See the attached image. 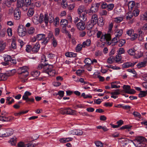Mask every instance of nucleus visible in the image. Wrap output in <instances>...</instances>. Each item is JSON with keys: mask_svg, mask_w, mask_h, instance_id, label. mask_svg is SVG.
Returning a JSON list of instances; mask_svg holds the SVG:
<instances>
[{"mask_svg": "<svg viewBox=\"0 0 147 147\" xmlns=\"http://www.w3.org/2000/svg\"><path fill=\"white\" fill-rule=\"evenodd\" d=\"M121 59V55H117L116 56L115 61L116 62L118 63H121V62H120V61Z\"/></svg>", "mask_w": 147, "mask_h": 147, "instance_id": "nucleus-47", "label": "nucleus"}, {"mask_svg": "<svg viewBox=\"0 0 147 147\" xmlns=\"http://www.w3.org/2000/svg\"><path fill=\"white\" fill-rule=\"evenodd\" d=\"M133 115L135 117H138L140 119L142 118L140 114L137 112H134L133 113Z\"/></svg>", "mask_w": 147, "mask_h": 147, "instance_id": "nucleus-61", "label": "nucleus"}, {"mask_svg": "<svg viewBox=\"0 0 147 147\" xmlns=\"http://www.w3.org/2000/svg\"><path fill=\"white\" fill-rule=\"evenodd\" d=\"M14 117L11 116L9 117H5L4 121H11L14 120Z\"/></svg>", "mask_w": 147, "mask_h": 147, "instance_id": "nucleus-38", "label": "nucleus"}, {"mask_svg": "<svg viewBox=\"0 0 147 147\" xmlns=\"http://www.w3.org/2000/svg\"><path fill=\"white\" fill-rule=\"evenodd\" d=\"M82 47H84L82 45L80 44H79L78 45L76 48V51L79 52L81 51L82 49Z\"/></svg>", "mask_w": 147, "mask_h": 147, "instance_id": "nucleus-43", "label": "nucleus"}, {"mask_svg": "<svg viewBox=\"0 0 147 147\" xmlns=\"http://www.w3.org/2000/svg\"><path fill=\"white\" fill-rule=\"evenodd\" d=\"M53 38H55L53 34V33L52 32H49L48 35V37H47V38H49V40L50 39H51V40Z\"/></svg>", "mask_w": 147, "mask_h": 147, "instance_id": "nucleus-51", "label": "nucleus"}, {"mask_svg": "<svg viewBox=\"0 0 147 147\" xmlns=\"http://www.w3.org/2000/svg\"><path fill=\"white\" fill-rule=\"evenodd\" d=\"M126 19L127 20H130L132 18L133 16V14L131 12H128L125 15Z\"/></svg>", "mask_w": 147, "mask_h": 147, "instance_id": "nucleus-39", "label": "nucleus"}, {"mask_svg": "<svg viewBox=\"0 0 147 147\" xmlns=\"http://www.w3.org/2000/svg\"><path fill=\"white\" fill-rule=\"evenodd\" d=\"M84 7L83 5H81L79 6L78 9V11L79 14H82L84 11Z\"/></svg>", "mask_w": 147, "mask_h": 147, "instance_id": "nucleus-28", "label": "nucleus"}, {"mask_svg": "<svg viewBox=\"0 0 147 147\" xmlns=\"http://www.w3.org/2000/svg\"><path fill=\"white\" fill-rule=\"evenodd\" d=\"M147 94V92L145 91H140V93L138 94V96L140 98L144 97Z\"/></svg>", "mask_w": 147, "mask_h": 147, "instance_id": "nucleus-33", "label": "nucleus"}, {"mask_svg": "<svg viewBox=\"0 0 147 147\" xmlns=\"http://www.w3.org/2000/svg\"><path fill=\"white\" fill-rule=\"evenodd\" d=\"M40 48V45L39 43H36L34 47L32 48V51L34 53L37 52Z\"/></svg>", "mask_w": 147, "mask_h": 147, "instance_id": "nucleus-14", "label": "nucleus"}, {"mask_svg": "<svg viewBox=\"0 0 147 147\" xmlns=\"http://www.w3.org/2000/svg\"><path fill=\"white\" fill-rule=\"evenodd\" d=\"M123 88L125 92L127 93H128L129 90L131 88L130 86L128 85H124Z\"/></svg>", "mask_w": 147, "mask_h": 147, "instance_id": "nucleus-26", "label": "nucleus"}, {"mask_svg": "<svg viewBox=\"0 0 147 147\" xmlns=\"http://www.w3.org/2000/svg\"><path fill=\"white\" fill-rule=\"evenodd\" d=\"M76 26L79 30H84L86 27L85 22L80 21L76 24Z\"/></svg>", "mask_w": 147, "mask_h": 147, "instance_id": "nucleus-8", "label": "nucleus"}, {"mask_svg": "<svg viewBox=\"0 0 147 147\" xmlns=\"http://www.w3.org/2000/svg\"><path fill=\"white\" fill-rule=\"evenodd\" d=\"M98 25L100 26H102L104 25V23L103 18H100V20L97 23Z\"/></svg>", "mask_w": 147, "mask_h": 147, "instance_id": "nucleus-42", "label": "nucleus"}, {"mask_svg": "<svg viewBox=\"0 0 147 147\" xmlns=\"http://www.w3.org/2000/svg\"><path fill=\"white\" fill-rule=\"evenodd\" d=\"M107 6V10L109 11L112 10L114 7V5L113 4H109Z\"/></svg>", "mask_w": 147, "mask_h": 147, "instance_id": "nucleus-53", "label": "nucleus"}, {"mask_svg": "<svg viewBox=\"0 0 147 147\" xmlns=\"http://www.w3.org/2000/svg\"><path fill=\"white\" fill-rule=\"evenodd\" d=\"M42 40L43 41L41 43L42 45H46L49 41V38H47V37L45 38V37L44 38L42 39Z\"/></svg>", "mask_w": 147, "mask_h": 147, "instance_id": "nucleus-48", "label": "nucleus"}, {"mask_svg": "<svg viewBox=\"0 0 147 147\" xmlns=\"http://www.w3.org/2000/svg\"><path fill=\"white\" fill-rule=\"evenodd\" d=\"M24 4L25 5H27L28 7L30 6V7L34 5L33 3H31V0H25L24 1Z\"/></svg>", "mask_w": 147, "mask_h": 147, "instance_id": "nucleus-29", "label": "nucleus"}, {"mask_svg": "<svg viewBox=\"0 0 147 147\" xmlns=\"http://www.w3.org/2000/svg\"><path fill=\"white\" fill-rule=\"evenodd\" d=\"M73 138H63L59 139V141L63 143H65L69 141L72 140Z\"/></svg>", "mask_w": 147, "mask_h": 147, "instance_id": "nucleus-18", "label": "nucleus"}, {"mask_svg": "<svg viewBox=\"0 0 147 147\" xmlns=\"http://www.w3.org/2000/svg\"><path fill=\"white\" fill-rule=\"evenodd\" d=\"M94 143L97 147H102L103 146L102 143L100 141H95Z\"/></svg>", "mask_w": 147, "mask_h": 147, "instance_id": "nucleus-45", "label": "nucleus"}, {"mask_svg": "<svg viewBox=\"0 0 147 147\" xmlns=\"http://www.w3.org/2000/svg\"><path fill=\"white\" fill-rule=\"evenodd\" d=\"M140 20H147V12L145 13L144 14L141 16Z\"/></svg>", "mask_w": 147, "mask_h": 147, "instance_id": "nucleus-41", "label": "nucleus"}, {"mask_svg": "<svg viewBox=\"0 0 147 147\" xmlns=\"http://www.w3.org/2000/svg\"><path fill=\"white\" fill-rule=\"evenodd\" d=\"M116 42L119 43L118 45L119 47H122L125 43V41L124 39H120L119 41H117Z\"/></svg>", "mask_w": 147, "mask_h": 147, "instance_id": "nucleus-27", "label": "nucleus"}, {"mask_svg": "<svg viewBox=\"0 0 147 147\" xmlns=\"http://www.w3.org/2000/svg\"><path fill=\"white\" fill-rule=\"evenodd\" d=\"M11 46L12 48L13 49H15L16 48V41L14 40H13L11 43Z\"/></svg>", "mask_w": 147, "mask_h": 147, "instance_id": "nucleus-64", "label": "nucleus"}, {"mask_svg": "<svg viewBox=\"0 0 147 147\" xmlns=\"http://www.w3.org/2000/svg\"><path fill=\"white\" fill-rule=\"evenodd\" d=\"M34 5H32V7H30L27 13V15L29 17H31L33 15L34 12L33 8Z\"/></svg>", "mask_w": 147, "mask_h": 147, "instance_id": "nucleus-17", "label": "nucleus"}, {"mask_svg": "<svg viewBox=\"0 0 147 147\" xmlns=\"http://www.w3.org/2000/svg\"><path fill=\"white\" fill-rule=\"evenodd\" d=\"M18 33L20 36H24L26 35V32L24 30L23 26L21 25L19 26L18 28Z\"/></svg>", "mask_w": 147, "mask_h": 147, "instance_id": "nucleus-4", "label": "nucleus"}, {"mask_svg": "<svg viewBox=\"0 0 147 147\" xmlns=\"http://www.w3.org/2000/svg\"><path fill=\"white\" fill-rule=\"evenodd\" d=\"M40 74V72L37 70L33 71L31 72L32 76L35 78L38 77Z\"/></svg>", "mask_w": 147, "mask_h": 147, "instance_id": "nucleus-24", "label": "nucleus"}, {"mask_svg": "<svg viewBox=\"0 0 147 147\" xmlns=\"http://www.w3.org/2000/svg\"><path fill=\"white\" fill-rule=\"evenodd\" d=\"M80 15L79 19L80 21L85 22L86 20V18L85 16V13L83 12L82 14Z\"/></svg>", "mask_w": 147, "mask_h": 147, "instance_id": "nucleus-22", "label": "nucleus"}, {"mask_svg": "<svg viewBox=\"0 0 147 147\" xmlns=\"http://www.w3.org/2000/svg\"><path fill=\"white\" fill-rule=\"evenodd\" d=\"M35 31L34 28L33 27H30V29L28 30V32L29 34H33Z\"/></svg>", "mask_w": 147, "mask_h": 147, "instance_id": "nucleus-55", "label": "nucleus"}, {"mask_svg": "<svg viewBox=\"0 0 147 147\" xmlns=\"http://www.w3.org/2000/svg\"><path fill=\"white\" fill-rule=\"evenodd\" d=\"M91 41L90 39L87 40L86 41L82 43L83 46L84 47H85L86 46H89L90 44Z\"/></svg>", "mask_w": 147, "mask_h": 147, "instance_id": "nucleus-37", "label": "nucleus"}, {"mask_svg": "<svg viewBox=\"0 0 147 147\" xmlns=\"http://www.w3.org/2000/svg\"><path fill=\"white\" fill-rule=\"evenodd\" d=\"M64 94V92L63 91L60 90L58 92L57 94H55V95L57 96L59 95L61 98L63 97Z\"/></svg>", "mask_w": 147, "mask_h": 147, "instance_id": "nucleus-50", "label": "nucleus"}, {"mask_svg": "<svg viewBox=\"0 0 147 147\" xmlns=\"http://www.w3.org/2000/svg\"><path fill=\"white\" fill-rule=\"evenodd\" d=\"M65 114L74 115L76 114V111L69 108L65 109Z\"/></svg>", "mask_w": 147, "mask_h": 147, "instance_id": "nucleus-12", "label": "nucleus"}, {"mask_svg": "<svg viewBox=\"0 0 147 147\" xmlns=\"http://www.w3.org/2000/svg\"><path fill=\"white\" fill-rule=\"evenodd\" d=\"M68 24V21L66 19L62 20L60 22V24L61 27L62 28V29L66 28Z\"/></svg>", "mask_w": 147, "mask_h": 147, "instance_id": "nucleus-11", "label": "nucleus"}, {"mask_svg": "<svg viewBox=\"0 0 147 147\" xmlns=\"http://www.w3.org/2000/svg\"><path fill=\"white\" fill-rule=\"evenodd\" d=\"M111 36L109 34H102L100 38L101 39H105L107 41H108L111 40Z\"/></svg>", "mask_w": 147, "mask_h": 147, "instance_id": "nucleus-13", "label": "nucleus"}, {"mask_svg": "<svg viewBox=\"0 0 147 147\" xmlns=\"http://www.w3.org/2000/svg\"><path fill=\"white\" fill-rule=\"evenodd\" d=\"M49 18V16H48L47 14H45V15L44 20L46 24H48Z\"/></svg>", "mask_w": 147, "mask_h": 147, "instance_id": "nucleus-56", "label": "nucleus"}, {"mask_svg": "<svg viewBox=\"0 0 147 147\" xmlns=\"http://www.w3.org/2000/svg\"><path fill=\"white\" fill-rule=\"evenodd\" d=\"M134 49H129L127 51L128 53L131 55H135L136 52V51L134 50Z\"/></svg>", "mask_w": 147, "mask_h": 147, "instance_id": "nucleus-36", "label": "nucleus"}, {"mask_svg": "<svg viewBox=\"0 0 147 147\" xmlns=\"http://www.w3.org/2000/svg\"><path fill=\"white\" fill-rule=\"evenodd\" d=\"M6 46L5 42L3 43H0V52L2 51L5 49Z\"/></svg>", "mask_w": 147, "mask_h": 147, "instance_id": "nucleus-44", "label": "nucleus"}, {"mask_svg": "<svg viewBox=\"0 0 147 147\" xmlns=\"http://www.w3.org/2000/svg\"><path fill=\"white\" fill-rule=\"evenodd\" d=\"M100 3H97L94 4H92L91 8V11L95 13L97 12L98 10V8L100 5Z\"/></svg>", "mask_w": 147, "mask_h": 147, "instance_id": "nucleus-7", "label": "nucleus"}, {"mask_svg": "<svg viewBox=\"0 0 147 147\" xmlns=\"http://www.w3.org/2000/svg\"><path fill=\"white\" fill-rule=\"evenodd\" d=\"M23 100H25L26 101V102L28 103H29L30 102H34V99L33 98H30L28 97L27 98H25V99Z\"/></svg>", "mask_w": 147, "mask_h": 147, "instance_id": "nucleus-34", "label": "nucleus"}, {"mask_svg": "<svg viewBox=\"0 0 147 147\" xmlns=\"http://www.w3.org/2000/svg\"><path fill=\"white\" fill-rule=\"evenodd\" d=\"M21 12L19 8H16L14 11V15L15 18L16 20H19L20 17Z\"/></svg>", "mask_w": 147, "mask_h": 147, "instance_id": "nucleus-6", "label": "nucleus"}, {"mask_svg": "<svg viewBox=\"0 0 147 147\" xmlns=\"http://www.w3.org/2000/svg\"><path fill=\"white\" fill-rule=\"evenodd\" d=\"M32 50V47L30 45H27L26 50L27 52H30Z\"/></svg>", "mask_w": 147, "mask_h": 147, "instance_id": "nucleus-59", "label": "nucleus"}, {"mask_svg": "<svg viewBox=\"0 0 147 147\" xmlns=\"http://www.w3.org/2000/svg\"><path fill=\"white\" fill-rule=\"evenodd\" d=\"M119 139L120 140L119 142L123 146L127 145L129 142H133L132 140H129L127 138H121Z\"/></svg>", "mask_w": 147, "mask_h": 147, "instance_id": "nucleus-5", "label": "nucleus"}, {"mask_svg": "<svg viewBox=\"0 0 147 147\" xmlns=\"http://www.w3.org/2000/svg\"><path fill=\"white\" fill-rule=\"evenodd\" d=\"M45 37V35L44 34H39L36 36V38L38 40H41Z\"/></svg>", "mask_w": 147, "mask_h": 147, "instance_id": "nucleus-31", "label": "nucleus"}, {"mask_svg": "<svg viewBox=\"0 0 147 147\" xmlns=\"http://www.w3.org/2000/svg\"><path fill=\"white\" fill-rule=\"evenodd\" d=\"M86 63L85 65H90L92 64V60L89 58H86L84 61Z\"/></svg>", "mask_w": 147, "mask_h": 147, "instance_id": "nucleus-40", "label": "nucleus"}, {"mask_svg": "<svg viewBox=\"0 0 147 147\" xmlns=\"http://www.w3.org/2000/svg\"><path fill=\"white\" fill-rule=\"evenodd\" d=\"M51 41H52V43L53 46L54 47H56L57 45V42L55 38H53L52 39Z\"/></svg>", "mask_w": 147, "mask_h": 147, "instance_id": "nucleus-54", "label": "nucleus"}, {"mask_svg": "<svg viewBox=\"0 0 147 147\" xmlns=\"http://www.w3.org/2000/svg\"><path fill=\"white\" fill-rule=\"evenodd\" d=\"M5 137L11 136L13 133V130L11 129H8L5 130Z\"/></svg>", "mask_w": 147, "mask_h": 147, "instance_id": "nucleus-15", "label": "nucleus"}, {"mask_svg": "<svg viewBox=\"0 0 147 147\" xmlns=\"http://www.w3.org/2000/svg\"><path fill=\"white\" fill-rule=\"evenodd\" d=\"M4 60L5 61L8 62L9 61H10L11 59V57L9 55H7L6 57H4Z\"/></svg>", "mask_w": 147, "mask_h": 147, "instance_id": "nucleus-60", "label": "nucleus"}, {"mask_svg": "<svg viewBox=\"0 0 147 147\" xmlns=\"http://www.w3.org/2000/svg\"><path fill=\"white\" fill-rule=\"evenodd\" d=\"M84 72V70L78 69L76 71V73L78 76H80Z\"/></svg>", "mask_w": 147, "mask_h": 147, "instance_id": "nucleus-62", "label": "nucleus"}, {"mask_svg": "<svg viewBox=\"0 0 147 147\" xmlns=\"http://www.w3.org/2000/svg\"><path fill=\"white\" fill-rule=\"evenodd\" d=\"M16 137L12 138L10 139L8 142L9 143H10L11 145H14L16 144Z\"/></svg>", "mask_w": 147, "mask_h": 147, "instance_id": "nucleus-32", "label": "nucleus"}, {"mask_svg": "<svg viewBox=\"0 0 147 147\" xmlns=\"http://www.w3.org/2000/svg\"><path fill=\"white\" fill-rule=\"evenodd\" d=\"M135 5V3L134 1H131L128 4V6L129 9H132Z\"/></svg>", "mask_w": 147, "mask_h": 147, "instance_id": "nucleus-46", "label": "nucleus"}, {"mask_svg": "<svg viewBox=\"0 0 147 147\" xmlns=\"http://www.w3.org/2000/svg\"><path fill=\"white\" fill-rule=\"evenodd\" d=\"M123 19L122 17L117 18L115 19L114 21L116 22L119 23L122 21Z\"/></svg>", "mask_w": 147, "mask_h": 147, "instance_id": "nucleus-63", "label": "nucleus"}, {"mask_svg": "<svg viewBox=\"0 0 147 147\" xmlns=\"http://www.w3.org/2000/svg\"><path fill=\"white\" fill-rule=\"evenodd\" d=\"M54 25H55L56 26H57V25H58L59 23V19L58 17L56 18L55 20H54Z\"/></svg>", "mask_w": 147, "mask_h": 147, "instance_id": "nucleus-57", "label": "nucleus"}, {"mask_svg": "<svg viewBox=\"0 0 147 147\" xmlns=\"http://www.w3.org/2000/svg\"><path fill=\"white\" fill-rule=\"evenodd\" d=\"M98 16L96 14H94L92 16L91 21L94 24H96L98 22Z\"/></svg>", "mask_w": 147, "mask_h": 147, "instance_id": "nucleus-16", "label": "nucleus"}, {"mask_svg": "<svg viewBox=\"0 0 147 147\" xmlns=\"http://www.w3.org/2000/svg\"><path fill=\"white\" fill-rule=\"evenodd\" d=\"M65 56L67 57H76L77 54L72 52H67L65 54Z\"/></svg>", "mask_w": 147, "mask_h": 147, "instance_id": "nucleus-25", "label": "nucleus"}, {"mask_svg": "<svg viewBox=\"0 0 147 147\" xmlns=\"http://www.w3.org/2000/svg\"><path fill=\"white\" fill-rule=\"evenodd\" d=\"M147 62V59L146 58L144 59L143 61L140 62L138 64L137 67L139 68L145 67L146 65Z\"/></svg>", "mask_w": 147, "mask_h": 147, "instance_id": "nucleus-10", "label": "nucleus"}, {"mask_svg": "<svg viewBox=\"0 0 147 147\" xmlns=\"http://www.w3.org/2000/svg\"><path fill=\"white\" fill-rule=\"evenodd\" d=\"M17 72L19 74V77L23 78L22 77L23 74H24L25 76H28V75L27 68L26 66L20 67L18 69Z\"/></svg>", "mask_w": 147, "mask_h": 147, "instance_id": "nucleus-3", "label": "nucleus"}, {"mask_svg": "<svg viewBox=\"0 0 147 147\" xmlns=\"http://www.w3.org/2000/svg\"><path fill=\"white\" fill-rule=\"evenodd\" d=\"M5 130L0 129V137H5Z\"/></svg>", "mask_w": 147, "mask_h": 147, "instance_id": "nucleus-58", "label": "nucleus"}, {"mask_svg": "<svg viewBox=\"0 0 147 147\" xmlns=\"http://www.w3.org/2000/svg\"><path fill=\"white\" fill-rule=\"evenodd\" d=\"M120 90L119 89H117L115 91L111 93V95L114 94L115 95H117L120 94Z\"/></svg>", "mask_w": 147, "mask_h": 147, "instance_id": "nucleus-52", "label": "nucleus"}, {"mask_svg": "<svg viewBox=\"0 0 147 147\" xmlns=\"http://www.w3.org/2000/svg\"><path fill=\"white\" fill-rule=\"evenodd\" d=\"M53 68V65L46 64L44 67V72L50 76H53L55 73V70L52 69Z\"/></svg>", "mask_w": 147, "mask_h": 147, "instance_id": "nucleus-2", "label": "nucleus"}, {"mask_svg": "<svg viewBox=\"0 0 147 147\" xmlns=\"http://www.w3.org/2000/svg\"><path fill=\"white\" fill-rule=\"evenodd\" d=\"M95 25V24L91 21L88 22L87 26V29L88 30H91Z\"/></svg>", "mask_w": 147, "mask_h": 147, "instance_id": "nucleus-30", "label": "nucleus"}, {"mask_svg": "<svg viewBox=\"0 0 147 147\" xmlns=\"http://www.w3.org/2000/svg\"><path fill=\"white\" fill-rule=\"evenodd\" d=\"M135 143L133 142L136 147H145L147 143V140L144 137L140 136L134 140Z\"/></svg>", "mask_w": 147, "mask_h": 147, "instance_id": "nucleus-1", "label": "nucleus"}, {"mask_svg": "<svg viewBox=\"0 0 147 147\" xmlns=\"http://www.w3.org/2000/svg\"><path fill=\"white\" fill-rule=\"evenodd\" d=\"M14 102V100L12 97H8L6 99V103L8 105H10Z\"/></svg>", "mask_w": 147, "mask_h": 147, "instance_id": "nucleus-21", "label": "nucleus"}, {"mask_svg": "<svg viewBox=\"0 0 147 147\" xmlns=\"http://www.w3.org/2000/svg\"><path fill=\"white\" fill-rule=\"evenodd\" d=\"M83 134V131L80 130L74 129L71 131L70 134L73 135H81Z\"/></svg>", "mask_w": 147, "mask_h": 147, "instance_id": "nucleus-9", "label": "nucleus"}, {"mask_svg": "<svg viewBox=\"0 0 147 147\" xmlns=\"http://www.w3.org/2000/svg\"><path fill=\"white\" fill-rule=\"evenodd\" d=\"M31 95V93L29 91H26L24 95L22 96V99H24L25 98H27L29 97L28 96H30Z\"/></svg>", "mask_w": 147, "mask_h": 147, "instance_id": "nucleus-35", "label": "nucleus"}, {"mask_svg": "<svg viewBox=\"0 0 147 147\" xmlns=\"http://www.w3.org/2000/svg\"><path fill=\"white\" fill-rule=\"evenodd\" d=\"M24 4V0H17V8H19L21 7Z\"/></svg>", "mask_w": 147, "mask_h": 147, "instance_id": "nucleus-23", "label": "nucleus"}, {"mask_svg": "<svg viewBox=\"0 0 147 147\" xmlns=\"http://www.w3.org/2000/svg\"><path fill=\"white\" fill-rule=\"evenodd\" d=\"M8 76L6 74L0 73V81H5L8 78Z\"/></svg>", "mask_w": 147, "mask_h": 147, "instance_id": "nucleus-19", "label": "nucleus"}, {"mask_svg": "<svg viewBox=\"0 0 147 147\" xmlns=\"http://www.w3.org/2000/svg\"><path fill=\"white\" fill-rule=\"evenodd\" d=\"M6 30L5 29H2L0 32V36L1 37H3L5 36Z\"/></svg>", "mask_w": 147, "mask_h": 147, "instance_id": "nucleus-49", "label": "nucleus"}, {"mask_svg": "<svg viewBox=\"0 0 147 147\" xmlns=\"http://www.w3.org/2000/svg\"><path fill=\"white\" fill-rule=\"evenodd\" d=\"M123 32V31L122 29H117L115 33L116 37L119 38L121 36Z\"/></svg>", "mask_w": 147, "mask_h": 147, "instance_id": "nucleus-20", "label": "nucleus"}]
</instances>
